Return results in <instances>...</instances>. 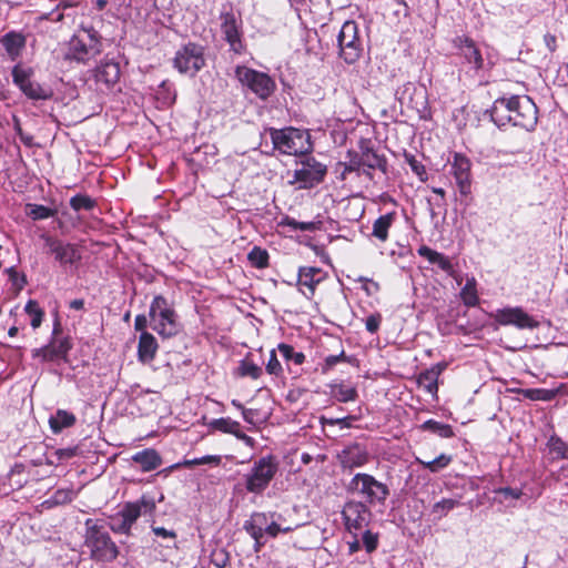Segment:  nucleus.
I'll list each match as a JSON object with an SVG mask.
<instances>
[{
    "instance_id": "f257e3e1",
    "label": "nucleus",
    "mask_w": 568,
    "mask_h": 568,
    "mask_svg": "<svg viewBox=\"0 0 568 568\" xmlns=\"http://www.w3.org/2000/svg\"><path fill=\"white\" fill-rule=\"evenodd\" d=\"M538 109L528 95L503 97L494 102L490 111L491 120L504 126L511 123L515 126L534 130L537 124Z\"/></svg>"
},
{
    "instance_id": "f03ea898",
    "label": "nucleus",
    "mask_w": 568,
    "mask_h": 568,
    "mask_svg": "<svg viewBox=\"0 0 568 568\" xmlns=\"http://www.w3.org/2000/svg\"><path fill=\"white\" fill-rule=\"evenodd\" d=\"M84 547L94 561L111 562L119 555V548L100 520L88 518L84 523Z\"/></svg>"
},
{
    "instance_id": "7ed1b4c3",
    "label": "nucleus",
    "mask_w": 568,
    "mask_h": 568,
    "mask_svg": "<svg viewBox=\"0 0 568 568\" xmlns=\"http://www.w3.org/2000/svg\"><path fill=\"white\" fill-rule=\"evenodd\" d=\"M219 20L222 38L229 44L230 51L242 55L246 50V45L243 41L241 13L234 10L232 2H225L221 7Z\"/></svg>"
},
{
    "instance_id": "20e7f679",
    "label": "nucleus",
    "mask_w": 568,
    "mask_h": 568,
    "mask_svg": "<svg viewBox=\"0 0 568 568\" xmlns=\"http://www.w3.org/2000/svg\"><path fill=\"white\" fill-rule=\"evenodd\" d=\"M274 149L283 154L298 155L310 152L313 148L306 131L295 128L270 129Z\"/></svg>"
},
{
    "instance_id": "39448f33",
    "label": "nucleus",
    "mask_w": 568,
    "mask_h": 568,
    "mask_svg": "<svg viewBox=\"0 0 568 568\" xmlns=\"http://www.w3.org/2000/svg\"><path fill=\"white\" fill-rule=\"evenodd\" d=\"M150 326L163 338L175 336L180 331L178 316L165 297L158 295L150 305Z\"/></svg>"
},
{
    "instance_id": "423d86ee",
    "label": "nucleus",
    "mask_w": 568,
    "mask_h": 568,
    "mask_svg": "<svg viewBox=\"0 0 568 568\" xmlns=\"http://www.w3.org/2000/svg\"><path fill=\"white\" fill-rule=\"evenodd\" d=\"M278 471V462L272 455L254 460L244 478V486L248 493L262 494Z\"/></svg>"
},
{
    "instance_id": "0eeeda50",
    "label": "nucleus",
    "mask_w": 568,
    "mask_h": 568,
    "mask_svg": "<svg viewBox=\"0 0 568 568\" xmlns=\"http://www.w3.org/2000/svg\"><path fill=\"white\" fill-rule=\"evenodd\" d=\"M348 490L362 496L367 506H384L389 496L388 486L366 473L354 475L349 481Z\"/></svg>"
},
{
    "instance_id": "6e6552de",
    "label": "nucleus",
    "mask_w": 568,
    "mask_h": 568,
    "mask_svg": "<svg viewBox=\"0 0 568 568\" xmlns=\"http://www.w3.org/2000/svg\"><path fill=\"white\" fill-rule=\"evenodd\" d=\"M205 64V47L196 42L183 44L173 58V67L181 74L190 77H195Z\"/></svg>"
},
{
    "instance_id": "1a4fd4ad",
    "label": "nucleus",
    "mask_w": 568,
    "mask_h": 568,
    "mask_svg": "<svg viewBox=\"0 0 568 568\" xmlns=\"http://www.w3.org/2000/svg\"><path fill=\"white\" fill-rule=\"evenodd\" d=\"M101 52V42L94 31L83 30L79 34H74L68 44L65 59L79 63L95 58Z\"/></svg>"
},
{
    "instance_id": "9d476101",
    "label": "nucleus",
    "mask_w": 568,
    "mask_h": 568,
    "mask_svg": "<svg viewBox=\"0 0 568 568\" xmlns=\"http://www.w3.org/2000/svg\"><path fill=\"white\" fill-rule=\"evenodd\" d=\"M327 174V166L314 156H304L297 162L290 184H297L298 190L312 189L321 184Z\"/></svg>"
},
{
    "instance_id": "9b49d317",
    "label": "nucleus",
    "mask_w": 568,
    "mask_h": 568,
    "mask_svg": "<svg viewBox=\"0 0 568 568\" xmlns=\"http://www.w3.org/2000/svg\"><path fill=\"white\" fill-rule=\"evenodd\" d=\"M234 74L242 87L247 88L262 100L268 99L276 89L275 81L268 74L248 67L237 65Z\"/></svg>"
},
{
    "instance_id": "f8f14e48",
    "label": "nucleus",
    "mask_w": 568,
    "mask_h": 568,
    "mask_svg": "<svg viewBox=\"0 0 568 568\" xmlns=\"http://www.w3.org/2000/svg\"><path fill=\"white\" fill-rule=\"evenodd\" d=\"M12 82L30 100H49L52 97V90L39 82L32 80L33 69L17 63L12 70Z\"/></svg>"
},
{
    "instance_id": "ddd939ff",
    "label": "nucleus",
    "mask_w": 568,
    "mask_h": 568,
    "mask_svg": "<svg viewBox=\"0 0 568 568\" xmlns=\"http://www.w3.org/2000/svg\"><path fill=\"white\" fill-rule=\"evenodd\" d=\"M339 55L346 63L356 62L363 51L362 41L358 37L357 23L353 20L345 21L337 36Z\"/></svg>"
},
{
    "instance_id": "4468645a",
    "label": "nucleus",
    "mask_w": 568,
    "mask_h": 568,
    "mask_svg": "<svg viewBox=\"0 0 568 568\" xmlns=\"http://www.w3.org/2000/svg\"><path fill=\"white\" fill-rule=\"evenodd\" d=\"M342 516L347 531L357 537L369 525L373 514L365 503L348 500L343 507Z\"/></svg>"
},
{
    "instance_id": "2eb2a0df",
    "label": "nucleus",
    "mask_w": 568,
    "mask_h": 568,
    "mask_svg": "<svg viewBox=\"0 0 568 568\" xmlns=\"http://www.w3.org/2000/svg\"><path fill=\"white\" fill-rule=\"evenodd\" d=\"M61 323L55 318L53 324V338L49 345L34 351L36 357H41L45 362H53L60 358H64L72 347L69 337L58 338L57 336L61 333Z\"/></svg>"
},
{
    "instance_id": "dca6fc26",
    "label": "nucleus",
    "mask_w": 568,
    "mask_h": 568,
    "mask_svg": "<svg viewBox=\"0 0 568 568\" xmlns=\"http://www.w3.org/2000/svg\"><path fill=\"white\" fill-rule=\"evenodd\" d=\"M453 44L458 55L464 59V63L468 64L474 72L478 73L486 68L485 59L471 38L457 36L453 40Z\"/></svg>"
},
{
    "instance_id": "f3484780",
    "label": "nucleus",
    "mask_w": 568,
    "mask_h": 568,
    "mask_svg": "<svg viewBox=\"0 0 568 568\" xmlns=\"http://www.w3.org/2000/svg\"><path fill=\"white\" fill-rule=\"evenodd\" d=\"M491 317L499 325H514L519 329H534L539 326V322L526 313L521 307H505L497 310Z\"/></svg>"
},
{
    "instance_id": "a211bd4d",
    "label": "nucleus",
    "mask_w": 568,
    "mask_h": 568,
    "mask_svg": "<svg viewBox=\"0 0 568 568\" xmlns=\"http://www.w3.org/2000/svg\"><path fill=\"white\" fill-rule=\"evenodd\" d=\"M121 77L120 64L113 60L101 62L93 70L95 90L100 93L111 92L119 83Z\"/></svg>"
},
{
    "instance_id": "6ab92c4d",
    "label": "nucleus",
    "mask_w": 568,
    "mask_h": 568,
    "mask_svg": "<svg viewBox=\"0 0 568 568\" xmlns=\"http://www.w3.org/2000/svg\"><path fill=\"white\" fill-rule=\"evenodd\" d=\"M43 240L45 247L48 248V253L54 255L55 261L59 262L60 265H72L81 260V253L77 245L64 243L63 241L52 236H43Z\"/></svg>"
},
{
    "instance_id": "aec40b11",
    "label": "nucleus",
    "mask_w": 568,
    "mask_h": 568,
    "mask_svg": "<svg viewBox=\"0 0 568 568\" xmlns=\"http://www.w3.org/2000/svg\"><path fill=\"white\" fill-rule=\"evenodd\" d=\"M452 174L462 195H468L471 191V162L462 154L455 153L450 165Z\"/></svg>"
},
{
    "instance_id": "412c9836",
    "label": "nucleus",
    "mask_w": 568,
    "mask_h": 568,
    "mask_svg": "<svg viewBox=\"0 0 568 568\" xmlns=\"http://www.w3.org/2000/svg\"><path fill=\"white\" fill-rule=\"evenodd\" d=\"M155 507L153 497L142 495L136 501L125 503L118 514L122 517V520L132 528L133 524L141 515L152 514Z\"/></svg>"
},
{
    "instance_id": "4be33fe9",
    "label": "nucleus",
    "mask_w": 568,
    "mask_h": 568,
    "mask_svg": "<svg viewBox=\"0 0 568 568\" xmlns=\"http://www.w3.org/2000/svg\"><path fill=\"white\" fill-rule=\"evenodd\" d=\"M359 161L363 169V173L372 178L371 170H379L386 172L387 160L384 155L378 154L371 145L369 140H361L359 142Z\"/></svg>"
},
{
    "instance_id": "5701e85b",
    "label": "nucleus",
    "mask_w": 568,
    "mask_h": 568,
    "mask_svg": "<svg viewBox=\"0 0 568 568\" xmlns=\"http://www.w3.org/2000/svg\"><path fill=\"white\" fill-rule=\"evenodd\" d=\"M326 277V273L315 266H302L298 268L297 285L298 290L306 297L311 298L316 290V286L323 282Z\"/></svg>"
},
{
    "instance_id": "b1692460",
    "label": "nucleus",
    "mask_w": 568,
    "mask_h": 568,
    "mask_svg": "<svg viewBox=\"0 0 568 568\" xmlns=\"http://www.w3.org/2000/svg\"><path fill=\"white\" fill-rule=\"evenodd\" d=\"M338 458L344 468H354L365 465L369 454L364 444L355 442L346 445L338 454Z\"/></svg>"
},
{
    "instance_id": "393cba45",
    "label": "nucleus",
    "mask_w": 568,
    "mask_h": 568,
    "mask_svg": "<svg viewBox=\"0 0 568 568\" xmlns=\"http://www.w3.org/2000/svg\"><path fill=\"white\" fill-rule=\"evenodd\" d=\"M446 368L447 363L439 362L422 372L417 377L419 387H423L429 394H436L438 390V377Z\"/></svg>"
},
{
    "instance_id": "a878e982",
    "label": "nucleus",
    "mask_w": 568,
    "mask_h": 568,
    "mask_svg": "<svg viewBox=\"0 0 568 568\" xmlns=\"http://www.w3.org/2000/svg\"><path fill=\"white\" fill-rule=\"evenodd\" d=\"M9 59L17 61L26 48L27 39L22 33L10 31L0 39Z\"/></svg>"
},
{
    "instance_id": "bb28decb",
    "label": "nucleus",
    "mask_w": 568,
    "mask_h": 568,
    "mask_svg": "<svg viewBox=\"0 0 568 568\" xmlns=\"http://www.w3.org/2000/svg\"><path fill=\"white\" fill-rule=\"evenodd\" d=\"M159 345L155 337L149 332H142L138 344V359L148 364L155 358Z\"/></svg>"
},
{
    "instance_id": "cd10ccee",
    "label": "nucleus",
    "mask_w": 568,
    "mask_h": 568,
    "mask_svg": "<svg viewBox=\"0 0 568 568\" xmlns=\"http://www.w3.org/2000/svg\"><path fill=\"white\" fill-rule=\"evenodd\" d=\"M132 462L140 465L141 470L144 473L152 471L159 468L162 464L160 454L153 448H145L135 453L131 457Z\"/></svg>"
},
{
    "instance_id": "c85d7f7f",
    "label": "nucleus",
    "mask_w": 568,
    "mask_h": 568,
    "mask_svg": "<svg viewBox=\"0 0 568 568\" xmlns=\"http://www.w3.org/2000/svg\"><path fill=\"white\" fill-rule=\"evenodd\" d=\"M331 397L339 403L354 402L358 397L355 386L347 385L343 382H334L328 384Z\"/></svg>"
},
{
    "instance_id": "c756f323",
    "label": "nucleus",
    "mask_w": 568,
    "mask_h": 568,
    "mask_svg": "<svg viewBox=\"0 0 568 568\" xmlns=\"http://www.w3.org/2000/svg\"><path fill=\"white\" fill-rule=\"evenodd\" d=\"M75 422V415L65 409H58L49 418L50 429L53 434H60L64 428L72 427Z\"/></svg>"
},
{
    "instance_id": "7c9ffc66",
    "label": "nucleus",
    "mask_w": 568,
    "mask_h": 568,
    "mask_svg": "<svg viewBox=\"0 0 568 568\" xmlns=\"http://www.w3.org/2000/svg\"><path fill=\"white\" fill-rule=\"evenodd\" d=\"M234 375L237 377L258 379L263 375V369L261 365L253 362L252 354L248 353L239 362V366L236 367Z\"/></svg>"
},
{
    "instance_id": "2f4dec72",
    "label": "nucleus",
    "mask_w": 568,
    "mask_h": 568,
    "mask_svg": "<svg viewBox=\"0 0 568 568\" xmlns=\"http://www.w3.org/2000/svg\"><path fill=\"white\" fill-rule=\"evenodd\" d=\"M395 219V212H389L384 215H381L377 220H375L373 224L372 235L379 240L381 242H386L388 239V231L393 225Z\"/></svg>"
},
{
    "instance_id": "473e14b6",
    "label": "nucleus",
    "mask_w": 568,
    "mask_h": 568,
    "mask_svg": "<svg viewBox=\"0 0 568 568\" xmlns=\"http://www.w3.org/2000/svg\"><path fill=\"white\" fill-rule=\"evenodd\" d=\"M476 285L477 283L474 277L467 278L464 287L460 291L463 303L468 307H474L479 303Z\"/></svg>"
},
{
    "instance_id": "72a5a7b5",
    "label": "nucleus",
    "mask_w": 568,
    "mask_h": 568,
    "mask_svg": "<svg viewBox=\"0 0 568 568\" xmlns=\"http://www.w3.org/2000/svg\"><path fill=\"white\" fill-rule=\"evenodd\" d=\"M420 429L427 430L443 438H450L454 436L453 427L448 424L437 422L435 419H428L420 425Z\"/></svg>"
},
{
    "instance_id": "f704fd0d",
    "label": "nucleus",
    "mask_w": 568,
    "mask_h": 568,
    "mask_svg": "<svg viewBox=\"0 0 568 568\" xmlns=\"http://www.w3.org/2000/svg\"><path fill=\"white\" fill-rule=\"evenodd\" d=\"M266 525V515L263 513L254 514L252 523L245 525L247 532L258 541L264 535V526Z\"/></svg>"
},
{
    "instance_id": "c9c22d12",
    "label": "nucleus",
    "mask_w": 568,
    "mask_h": 568,
    "mask_svg": "<svg viewBox=\"0 0 568 568\" xmlns=\"http://www.w3.org/2000/svg\"><path fill=\"white\" fill-rule=\"evenodd\" d=\"M221 460H222V458L219 455H205L200 458L184 459L183 462L175 464L173 466V468H180V467L191 468V467H194L197 465L219 466L221 464Z\"/></svg>"
},
{
    "instance_id": "e433bc0d",
    "label": "nucleus",
    "mask_w": 568,
    "mask_h": 568,
    "mask_svg": "<svg viewBox=\"0 0 568 568\" xmlns=\"http://www.w3.org/2000/svg\"><path fill=\"white\" fill-rule=\"evenodd\" d=\"M270 255L266 250L254 246L247 254V260L253 267L265 268L268 266Z\"/></svg>"
},
{
    "instance_id": "4c0bfd02",
    "label": "nucleus",
    "mask_w": 568,
    "mask_h": 568,
    "mask_svg": "<svg viewBox=\"0 0 568 568\" xmlns=\"http://www.w3.org/2000/svg\"><path fill=\"white\" fill-rule=\"evenodd\" d=\"M460 503L457 499L453 498H443L442 500L435 503L432 507V514L437 518L442 519L448 515L454 508L459 506Z\"/></svg>"
},
{
    "instance_id": "58836bf2",
    "label": "nucleus",
    "mask_w": 568,
    "mask_h": 568,
    "mask_svg": "<svg viewBox=\"0 0 568 568\" xmlns=\"http://www.w3.org/2000/svg\"><path fill=\"white\" fill-rule=\"evenodd\" d=\"M210 427L214 430L234 435L237 428H241V424L230 417H221L213 419L210 423Z\"/></svg>"
},
{
    "instance_id": "ea45409f",
    "label": "nucleus",
    "mask_w": 568,
    "mask_h": 568,
    "mask_svg": "<svg viewBox=\"0 0 568 568\" xmlns=\"http://www.w3.org/2000/svg\"><path fill=\"white\" fill-rule=\"evenodd\" d=\"M452 456L446 454H440L438 457L429 462H424L419 458H416L418 464L432 473H438L439 470L446 468L452 463Z\"/></svg>"
},
{
    "instance_id": "a19ab883",
    "label": "nucleus",
    "mask_w": 568,
    "mask_h": 568,
    "mask_svg": "<svg viewBox=\"0 0 568 568\" xmlns=\"http://www.w3.org/2000/svg\"><path fill=\"white\" fill-rule=\"evenodd\" d=\"M452 456L446 454H440L438 457L429 462H424L419 458H416L418 464L432 473H438L439 470L446 468L452 463Z\"/></svg>"
},
{
    "instance_id": "79ce46f5",
    "label": "nucleus",
    "mask_w": 568,
    "mask_h": 568,
    "mask_svg": "<svg viewBox=\"0 0 568 568\" xmlns=\"http://www.w3.org/2000/svg\"><path fill=\"white\" fill-rule=\"evenodd\" d=\"M346 159L347 160L345 162L339 163V165L343 166V171L341 173L342 180L346 179V174L352 172H359L361 168H363L357 152L348 151L346 154Z\"/></svg>"
},
{
    "instance_id": "37998d69",
    "label": "nucleus",
    "mask_w": 568,
    "mask_h": 568,
    "mask_svg": "<svg viewBox=\"0 0 568 568\" xmlns=\"http://www.w3.org/2000/svg\"><path fill=\"white\" fill-rule=\"evenodd\" d=\"M277 349L287 362H293L296 365H302L305 362L304 353L295 352L290 344L281 343L277 345Z\"/></svg>"
},
{
    "instance_id": "c03bdc74",
    "label": "nucleus",
    "mask_w": 568,
    "mask_h": 568,
    "mask_svg": "<svg viewBox=\"0 0 568 568\" xmlns=\"http://www.w3.org/2000/svg\"><path fill=\"white\" fill-rule=\"evenodd\" d=\"M547 446L556 458L568 459V444L560 437L554 435L548 439Z\"/></svg>"
},
{
    "instance_id": "a18cd8bd",
    "label": "nucleus",
    "mask_w": 568,
    "mask_h": 568,
    "mask_svg": "<svg viewBox=\"0 0 568 568\" xmlns=\"http://www.w3.org/2000/svg\"><path fill=\"white\" fill-rule=\"evenodd\" d=\"M26 313L30 316V325L33 328H38L43 320V311L39 306L37 301L30 300L24 307Z\"/></svg>"
},
{
    "instance_id": "49530a36",
    "label": "nucleus",
    "mask_w": 568,
    "mask_h": 568,
    "mask_svg": "<svg viewBox=\"0 0 568 568\" xmlns=\"http://www.w3.org/2000/svg\"><path fill=\"white\" fill-rule=\"evenodd\" d=\"M70 206L74 211H91L95 206V201L88 195L77 194L70 199Z\"/></svg>"
},
{
    "instance_id": "de8ad7c7",
    "label": "nucleus",
    "mask_w": 568,
    "mask_h": 568,
    "mask_svg": "<svg viewBox=\"0 0 568 568\" xmlns=\"http://www.w3.org/2000/svg\"><path fill=\"white\" fill-rule=\"evenodd\" d=\"M523 395L530 400L548 402L555 397V392L544 388H528L523 390Z\"/></svg>"
},
{
    "instance_id": "09e8293b",
    "label": "nucleus",
    "mask_w": 568,
    "mask_h": 568,
    "mask_svg": "<svg viewBox=\"0 0 568 568\" xmlns=\"http://www.w3.org/2000/svg\"><path fill=\"white\" fill-rule=\"evenodd\" d=\"M54 211L41 204H28V215L33 220H45L51 217Z\"/></svg>"
},
{
    "instance_id": "8fccbe9b",
    "label": "nucleus",
    "mask_w": 568,
    "mask_h": 568,
    "mask_svg": "<svg viewBox=\"0 0 568 568\" xmlns=\"http://www.w3.org/2000/svg\"><path fill=\"white\" fill-rule=\"evenodd\" d=\"M285 225L290 226L295 231L313 232L318 229V222H300L292 217H286L284 221Z\"/></svg>"
},
{
    "instance_id": "3c124183",
    "label": "nucleus",
    "mask_w": 568,
    "mask_h": 568,
    "mask_svg": "<svg viewBox=\"0 0 568 568\" xmlns=\"http://www.w3.org/2000/svg\"><path fill=\"white\" fill-rule=\"evenodd\" d=\"M73 490L72 489H58L52 495L51 499L47 500L45 504L50 505H61L70 503L73 499Z\"/></svg>"
},
{
    "instance_id": "603ef678",
    "label": "nucleus",
    "mask_w": 568,
    "mask_h": 568,
    "mask_svg": "<svg viewBox=\"0 0 568 568\" xmlns=\"http://www.w3.org/2000/svg\"><path fill=\"white\" fill-rule=\"evenodd\" d=\"M406 162L408 163L410 170L419 178L420 181L427 180V172L425 166L419 162L414 155H405Z\"/></svg>"
},
{
    "instance_id": "864d4df0",
    "label": "nucleus",
    "mask_w": 568,
    "mask_h": 568,
    "mask_svg": "<svg viewBox=\"0 0 568 568\" xmlns=\"http://www.w3.org/2000/svg\"><path fill=\"white\" fill-rule=\"evenodd\" d=\"M356 420V417L353 415H348L341 418H328V417H322L321 423L322 425H338L341 428H349L352 427L353 422Z\"/></svg>"
},
{
    "instance_id": "5fc2aeb1",
    "label": "nucleus",
    "mask_w": 568,
    "mask_h": 568,
    "mask_svg": "<svg viewBox=\"0 0 568 568\" xmlns=\"http://www.w3.org/2000/svg\"><path fill=\"white\" fill-rule=\"evenodd\" d=\"M495 494L501 496L500 503L507 499H519L523 496V490L519 488L500 487L495 489Z\"/></svg>"
},
{
    "instance_id": "6e6d98bb",
    "label": "nucleus",
    "mask_w": 568,
    "mask_h": 568,
    "mask_svg": "<svg viewBox=\"0 0 568 568\" xmlns=\"http://www.w3.org/2000/svg\"><path fill=\"white\" fill-rule=\"evenodd\" d=\"M266 372L270 375L280 376L283 373L282 365L280 361L277 359L275 349H272L270 352V358L266 364Z\"/></svg>"
},
{
    "instance_id": "4d7b16f0",
    "label": "nucleus",
    "mask_w": 568,
    "mask_h": 568,
    "mask_svg": "<svg viewBox=\"0 0 568 568\" xmlns=\"http://www.w3.org/2000/svg\"><path fill=\"white\" fill-rule=\"evenodd\" d=\"M362 540L367 552H373L378 546V535L369 529L363 531Z\"/></svg>"
},
{
    "instance_id": "13d9d810",
    "label": "nucleus",
    "mask_w": 568,
    "mask_h": 568,
    "mask_svg": "<svg viewBox=\"0 0 568 568\" xmlns=\"http://www.w3.org/2000/svg\"><path fill=\"white\" fill-rule=\"evenodd\" d=\"M347 357L344 351H342L338 355H329L324 359V364L322 366V373L326 374L329 372L335 365L341 362H346Z\"/></svg>"
},
{
    "instance_id": "bf43d9fd",
    "label": "nucleus",
    "mask_w": 568,
    "mask_h": 568,
    "mask_svg": "<svg viewBox=\"0 0 568 568\" xmlns=\"http://www.w3.org/2000/svg\"><path fill=\"white\" fill-rule=\"evenodd\" d=\"M111 520L110 528L112 531L125 535L130 534L131 528L122 520V517L118 513L111 518Z\"/></svg>"
},
{
    "instance_id": "052dcab7",
    "label": "nucleus",
    "mask_w": 568,
    "mask_h": 568,
    "mask_svg": "<svg viewBox=\"0 0 568 568\" xmlns=\"http://www.w3.org/2000/svg\"><path fill=\"white\" fill-rule=\"evenodd\" d=\"M382 315L379 313L371 314L366 321H365V327L367 332L371 334H375L378 332L381 323H382Z\"/></svg>"
},
{
    "instance_id": "680f3d73",
    "label": "nucleus",
    "mask_w": 568,
    "mask_h": 568,
    "mask_svg": "<svg viewBox=\"0 0 568 568\" xmlns=\"http://www.w3.org/2000/svg\"><path fill=\"white\" fill-rule=\"evenodd\" d=\"M433 264H436L442 271L452 273L453 272V264L450 260L444 255L443 253L437 254L435 262Z\"/></svg>"
},
{
    "instance_id": "e2e57ef3",
    "label": "nucleus",
    "mask_w": 568,
    "mask_h": 568,
    "mask_svg": "<svg viewBox=\"0 0 568 568\" xmlns=\"http://www.w3.org/2000/svg\"><path fill=\"white\" fill-rule=\"evenodd\" d=\"M358 282L363 283V290L368 294L372 295L374 293H377L379 291V284L371 278L361 276Z\"/></svg>"
},
{
    "instance_id": "0e129e2a",
    "label": "nucleus",
    "mask_w": 568,
    "mask_h": 568,
    "mask_svg": "<svg viewBox=\"0 0 568 568\" xmlns=\"http://www.w3.org/2000/svg\"><path fill=\"white\" fill-rule=\"evenodd\" d=\"M292 530L291 527H281L276 523H271L265 526L264 531L271 537H276L280 532H290Z\"/></svg>"
},
{
    "instance_id": "69168bd1",
    "label": "nucleus",
    "mask_w": 568,
    "mask_h": 568,
    "mask_svg": "<svg viewBox=\"0 0 568 568\" xmlns=\"http://www.w3.org/2000/svg\"><path fill=\"white\" fill-rule=\"evenodd\" d=\"M417 253L419 256L422 257H425L430 264H433L435 262V258L438 254L437 251L426 246V245H422L418 250H417Z\"/></svg>"
},
{
    "instance_id": "338daca9",
    "label": "nucleus",
    "mask_w": 568,
    "mask_h": 568,
    "mask_svg": "<svg viewBox=\"0 0 568 568\" xmlns=\"http://www.w3.org/2000/svg\"><path fill=\"white\" fill-rule=\"evenodd\" d=\"M77 454V448L69 447V448H61L55 452V455L58 456L59 460H67L72 457H74Z\"/></svg>"
},
{
    "instance_id": "774afa93",
    "label": "nucleus",
    "mask_w": 568,
    "mask_h": 568,
    "mask_svg": "<svg viewBox=\"0 0 568 568\" xmlns=\"http://www.w3.org/2000/svg\"><path fill=\"white\" fill-rule=\"evenodd\" d=\"M152 530L153 532L158 536V537H161V538H169L171 540H174L175 537H176V534L175 531L173 530H168L165 529L164 527H152Z\"/></svg>"
}]
</instances>
